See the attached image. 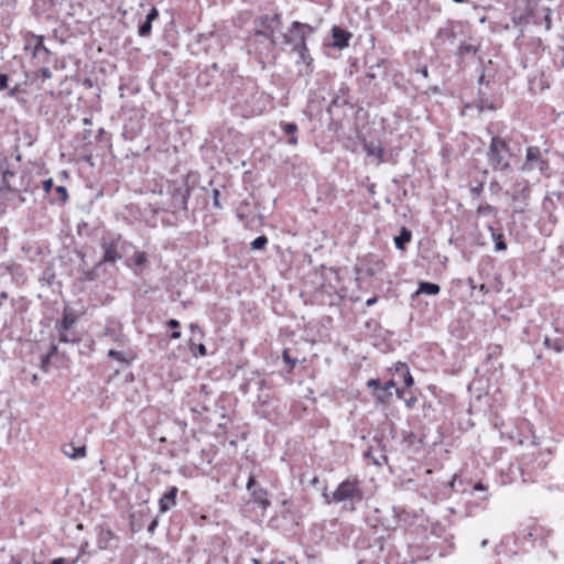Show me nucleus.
I'll use <instances>...</instances> for the list:
<instances>
[{
  "instance_id": "obj_1",
  "label": "nucleus",
  "mask_w": 564,
  "mask_h": 564,
  "mask_svg": "<svg viewBox=\"0 0 564 564\" xmlns=\"http://www.w3.org/2000/svg\"><path fill=\"white\" fill-rule=\"evenodd\" d=\"M153 193L160 196L159 209L172 214L187 210L191 188L186 178L165 181Z\"/></svg>"
},
{
  "instance_id": "obj_2",
  "label": "nucleus",
  "mask_w": 564,
  "mask_h": 564,
  "mask_svg": "<svg viewBox=\"0 0 564 564\" xmlns=\"http://www.w3.org/2000/svg\"><path fill=\"white\" fill-rule=\"evenodd\" d=\"M327 503H343L345 510L354 512L356 506L365 499L362 482L357 476H350L344 479L329 496L323 494Z\"/></svg>"
},
{
  "instance_id": "obj_3",
  "label": "nucleus",
  "mask_w": 564,
  "mask_h": 564,
  "mask_svg": "<svg viewBox=\"0 0 564 564\" xmlns=\"http://www.w3.org/2000/svg\"><path fill=\"white\" fill-rule=\"evenodd\" d=\"M510 158L511 152L507 141L498 135L492 137L487 152V161L491 169L496 172H511Z\"/></svg>"
},
{
  "instance_id": "obj_4",
  "label": "nucleus",
  "mask_w": 564,
  "mask_h": 564,
  "mask_svg": "<svg viewBox=\"0 0 564 564\" xmlns=\"http://www.w3.org/2000/svg\"><path fill=\"white\" fill-rule=\"evenodd\" d=\"M315 28L307 23L294 21L289 28L288 33L283 34V43L291 47V52L305 50L306 41L310 34H313Z\"/></svg>"
},
{
  "instance_id": "obj_5",
  "label": "nucleus",
  "mask_w": 564,
  "mask_h": 564,
  "mask_svg": "<svg viewBox=\"0 0 564 564\" xmlns=\"http://www.w3.org/2000/svg\"><path fill=\"white\" fill-rule=\"evenodd\" d=\"M23 50L30 53L37 64H47L52 56L51 50L44 44V36L31 31L23 35Z\"/></svg>"
},
{
  "instance_id": "obj_6",
  "label": "nucleus",
  "mask_w": 564,
  "mask_h": 564,
  "mask_svg": "<svg viewBox=\"0 0 564 564\" xmlns=\"http://www.w3.org/2000/svg\"><path fill=\"white\" fill-rule=\"evenodd\" d=\"M249 44L257 54L269 57L276 46V37L252 30L249 35Z\"/></svg>"
},
{
  "instance_id": "obj_7",
  "label": "nucleus",
  "mask_w": 564,
  "mask_h": 564,
  "mask_svg": "<svg viewBox=\"0 0 564 564\" xmlns=\"http://www.w3.org/2000/svg\"><path fill=\"white\" fill-rule=\"evenodd\" d=\"M124 245L126 241L121 238V236L104 239L100 245L101 249L104 250V254L99 261L102 264H115L122 258L121 251L123 250Z\"/></svg>"
},
{
  "instance_id": "obj_8",
  "label": "nucleus",
  "mask_w": 564,
  "mask_h": 564,
  "mask_svg": "<svg viewBox=\"0 0 564 564\" xmlns=\"http://www.w3.org/2000/svg\"><path fill=\"white\" fill-rule=\"evenodd\" d=\"M282 14L279 12L270 14H262L253 20V30L260 31L267 35L275 36V33L281 29Z\"/></svg>"
},
{
  "instance_id": "obj_9",
  "label": "nucleus",
  "mask_w": 564,
  "mask_h": 564,
  "mask_svg": "<svg viewBox=\"0 0 564 564\" xmlns=\"http://www.w3.org/2000/svg\"><path fill=\"white\" fill-rule=\"evenodd\" d=\"M0 174H1V184H0V193L2 192H11L19 193V186L15 182V171L10 167V164L7 159L0 162Z\"/></svg>"
},
{
  "instance_id": "obj_10",
  "label": "nucleus",
  "mask_w": 564,
  "mask_h": 564,
  "mask_svg": "<svg viewBox=\"0 0 564 564\" xmlns=\"http://www.w3.org/2000/svg\"><path fill=\"white\" fill-rule=\"evenodd\" d=\"M256 485V477L251 474L247 481V490L250 492L253 502L263 510H267L271 505L270 500L268 499V491L267 489L257 487Z\"/></svg>"
},
{
  "instance_id": "obj_11",
  "label": "nucleus",
  "mask_w": 564,
  "mask_h": 564,
  "mask_svg": "<svg viewBox=\"0 0 564 564\" xmlns=\"http://www.w3.org/2000/svg\"><path fill=\"white\" fill-rule=\"evenodd\" d=\"M549 167L547 161L543 160L539 148L529 147L525 154V163L523 170L538 169L540 172H544Z\"/></svg>"
},
{
  "instance_id": "obj_12",
  "label": "nucleus",
  "mask_w": 564,
  "mask_h": 564,
  "mask_svg": "<svg viewBox=\"0 0 564 564\" xmlns=\"http://www.w3.org/2000/svg\"><path fill=\"white\" fill-rule=\"evenodd\" d=\"M457 26H459V24L453 21H448L444 26H441L435 34V41L437 42V44H453L456 40Z\"/></svg>"
},
{
  "instance_id": "obj_13",
  "label": "nucleus",
  "mask_w": 564,
  "mask_h": 564,
  "mask_svg": "<svg viewBox=\"0 0 564 564\" xmlns=\"http://www.w3.org/2000/svg\"><path fill=\"white\" fill-rule=\"evenodd\" d=\"M543 345L547 350H552L556 354L564 351V333L557 327L553 328V334H545L543 338Z\"/></svg>"
},
{
  "instance_id": "obj_14",
  "label": "nucleus",
  "mask_w": 564,
  "mask_h": 564,
  "mask_svg": "<svg viewBox=\"0 0 564 564\" xmlns=\"http://www.w3.org/2000/svg\"><path fill=\"white\" fill-rule=\"evenodd\" d=\"M368 388H380V392L377 393V400L381 403L387 402L391 397V388L395 386L394 380H389L382 386L380 379L372 378L367 382Z\"/></svg>"
},
{
  "instance_id": "obj_15",
  "label": "nucleus",
  "mask_w": 564,
  "mask_h": 564,
  "mask_svg": "<svg viewBox=\"0 0 564 564\" xmlns=\"http://www.w3.org/2000/svg\"><path fill=\"white\" fill-rule=\"evenodd\" d=\"M332 36H333V46L339 50L346 48L349 46V41L351 39V33L338 25H334L332 28Z\"/></svg>"
},
{
  "instance_id": "obj_16",
  "label": "nucleus",
  "mask_w": 564,
  "mask_h": 564,
  "mask_svg": "<svg viewBox=\"0 0 564 564\" xmlns=\"http://www.w3.org/2000/svg\"><path fill=\"white\" fill-rule=\"evenodd\" d=\"M159 18V10L152 7L145 19L138 26V35L141 37H148L151 35L152 23Z\"/></svg>"
},
{
  "instance_id": "obj_17",
  "label": "nucleus",
  "mask_w": 564,
  "mask_h": 564,
  "mask_svg": "<svg viewBox=\"0 0 564 564\" xmlns=\"http://www.w3.org/2000/svg\"><path fill=\"white\" fill-rule=\"evenodd\" d=\"M178 488L172 486L160 499V511L166 512L176 505Z\"/></svg>"
},
{
  "instance_id": "obj_18",
  "label": "nucleus",
  "mask_w": 564,
  "mask_h": 564,
  "mask_svg": "<svg viewBox=\"0 0 564 564\" xmlns=\"http://www.w3.org/2000/svg\"><path fill=\"white\" fill-rule=\"evenodd\" d=\"M62 452L65 456H67L70 459H79L86 456V446L75 445L74 443H67L63 445Z\"/></svg>"
},
{
  "instance_id": "obj_19",
  "label": "nucleus",
  "mask_w": 564,
  "mask_h": 564,
  "mask_svg": "<svg viewBox=\"0 0 564 564\" xmlns=\"http://www.w3.org/2000/svg\"><path fill=\"white\" fill-rule=\"evenodd\" d=\"M488 231L490 232L491 239L495 242V251L501 252L506 251L508 246L505 239V234L500 229H496L492 225L487 226Z\"/></svg>"
},
{
  "instance_id": "obj_20",
  "label": "nucleus",
  "mask_w": 564,
  "mask_h": 564,
  "mask_svg": "<svg viewBox=\"0 0 564 564\" xmlns=\"http://www.w3.org/2000/svg\"><path fill=\"white\" fill-rule=\"evenodd\" d=\"M280 129L283 131L285 135L289 137L288 143L292 147L297 145L299 138H297V124L295 122H286L281 121L280 122Z\"/></svg>"
},
{
  "instance_id": "obj_21",
  "label": "nucleus",
  "mask_w": 564,
  "mask_h": 564,
  "mask_svg": "<svg viewBox=\"0 0 564 564\" xmlns=\"http://www.w3.org/2000/svg\"><path fill=\"white\" fill-rule=\"evenodd\" d=\"M364 150L368 156H373L377 159L378 165L384 161V149L379 143L365 142Z\"/></svg>"
},
{
  "instance_id": "obj_22",
  "label": "nucleus",
  "mask_w": 564,
  "mask_h": 564,
  "mask_svg": "<svg viewBox=\"0 0 564 564\" xmlns=\"http://www.w3.org/2000/svg\"><path fill=\"white\" fill-rule=\"evenodd\" d=\"M480 51V44L460 43L455 52V56L463 61L467 55H476Z\"/></svg>"
},
{
  "instance_id": "obj_23",
  "label": "nucleus",
  "mask_w": 564,
  "mask_h": 564,
  "mask_svg": "<svg viewBox=\"0 0 564 564\" xmlns=\"http://www.w3.org/2000/svg\"><path fill=\"white\" fill-rule=\"evenodd\" d=\"M294 53L297 54L296 64H303L305 66V74L310 75L313 73V57L310 54L308 47L305 50H297Z\"/></svg>"
},
{
  "instance_id": "obj_24",
  "label": "nucleus",
  "mask_w": 564,
  "mask_h": 564,
  "mask_svg": "<svg viewBox=\"0 0 564 564\" xmlns=\"http://www.w3.org/2000/svg\"><path fill=\"white\" fill-rule=\"evenodd\" d=\"M412 239V232L406 227L402 226L398 236L393 238L394 246L398 250H404L406 245Z\"/></svg>"
},
{
  "instance_id": "obj_25",
  "label": "nucleus",
  "mask_w": 564,
  "mask_h": 564,
  "mask_svg": "<svg viewBox=\"0 0 564 564\" xmlns=\"http://www.w3.org/2000/svg\"><path fill=\"white\" fill-rule=\"evenodd\" d=\"M76 319L77 318L73 313L65 311L63 313L62 319L56 323L55 328L56 330H70L76 323Z\"/></svg>"
},
{
  "instance_id": "obj_26",
  "label": "nucleus",
  "mask_w": 564,
  "mask_h": 564,
  "mask_svg": "<svg viewBox=\"0 0 564 564\" xmlns=\"http://www.w3.org/2000/svg\"><path fill=\"white\" fill-rule=\"evenodd\" d=\"M102 265L104 264L100 261H98L94 268L83 271L79 280L82 282H93L97 280L100 276V270Z\"/></svg>"
},
{
  "instance_id": "obj_27",
  "label": "nucleus",
  "mask_w": 564,
  "mask_h": 564,
  "mask_svg": "<svg viewBox=\"0 0 564 564\" xmlns=\"http://www.w3.org/2000/svg\"><path fill=\"white\" fill-rule=\"evenodd\" d=\"M441 292V286L437 283L421 281L419 283L417 293L427 295H437Z\"/></svg>"
},
{
  "instance_id": "obj_28",
  "label": "nucleus",
  "mask_w": 564,
  "mask_h": 564,
  "mask_svg": "<svg viewBox=\"0 0 564 564\" xmlns=\"http://www.w3.org/2000/svg\"><path fill=\"white\" fill-rule=\"evenodd\" d=\"M55 194H56V197H53L51 198V203L52 204H65L68 199V192H67V188L63 185H59V186H56L55 187Z\"/></svg>"
},
{
  "instance_id": "obj_29",
  "label": "nucleus",
  "mask_w": 564,
  "mask_h": 564,
  "mask_svg": "<svg viewBox=\"0 0 564 564\" xmlns=\"http://www.w3.org/2000/svg\"><path fill=\"white\" fill-rule=\"evenodd\" d=\"M58 341L63 344H77L79 339L70 330H57Z\"/></svg>"
},
{
  "instance_id": "obj_30",
  "label": "nucleus",
  "mask_w": 564,
  "mask_h": 564,
  "mask_svg": "<svg viewBox=\"0 0 564 564\" xmlns=\"http://www.w3.org/2000/svg\"><path fill=\"white\" fill-rule=\"evenodd\" d=\"M551 490L564 491V468L561 469L554 477L553 482L549 487Z\"/></svg>"
},
{
  "instance_id": "obj_31",
  "label": "nucleus",
  "mask_w": 564,
  "mask_h": 564,
  "mask_svg": "<svg viewBox=\"0 0 564 564\" xmlns=\"http://www.w3.org/2000/svg\"><path fill=\"white\" fill-rule=\"evenodd\" d=\"M189 350L193 352L194 356L204 357L207 355L206 346L202 343L196 344L194 337L189 339Z\"/></svg>"
},
{
  "instance_id": "obj_32",
  "label": "nucleus",
  "mask_w": 564,
  "mask_h": 564,
  "mask_svg": "<svg viewBox=\"0 0 564 564\" xmlns=\"http://www.w3.org/2000/svg\"><path fill=\"white\" fill-rule=\"evenodd\" d=\"M498 213L497 208L490 204H479L476 209V214L478 216H487V215H494L496 216Z\"/></svg>"
},
{
  "instance_id": "obj_33",
  "label": "nucleus",
  "mask_w": 564,
  "mask_h": 564,
  "mask_svg": "<svg viewBox=\"0 0 564 564\" xmlns=\"http://www.w3.org/2000/svg\"><path fill=\"white\" fill-rule=\"evenodd\" d=\"M58 352V348L55 344H52L51 347H50V350L47 351L46 355H44L41 359V367L43 369H46V367L50 365L52 358L54 356H56Z\"/></svg>"
},
{
  "instance_id": "obj_34",
  "label": "nucleus",
  "mask_w": 564,
  "mask_h": 564,
  "mask_svg": "<svg viewBox=\"0 0 564 564\" xmlns=\"http://www.w3.org/2000/svg\"><path fill=\"white\" fill-rule=\"evenodd\" d=\"M364 457L371 459L376 466H382V464L388 463V457L386 454H380L379 457H376V455H372V452L370 448L365 452Z\"/></svg>"
},
{
  "instance_id": "obj_35",
  "label": "nucleus",
  "mask_w": 564,
  "mask_h": 564,
  "mask_svg": "<svg viewBox=\"0 0 564 564\" xmlns=\"http://www.w3.org/2000/svg\"><path fill=\"white\" fill-rule=\"evenodd\" d=\"M268 238L264 235L258 236L254 238L250 246L252 250H263L268 245Z\"/></svg>"
},
{
  "instance_id": "obj_36",
  "label": "nucleus",
  "mask_w": 564,
  "mask_h": 564,
  "mask_svg": "<svg viewBox=\"0 0 564 564\" xmlns=\"http://www.w3.org/2000/svg\"><path fill=\"white\" fill-rule=\"evenodd\" d=\"M131 260L133 264L139 268H142L148 263L147 253L143 251H135Z\"/></svg>"
},
{
  "instance_id": "obj_37",
  "label": "nucleus",
  "mask_w": 564,
  "mask_h": 564,
  "mask_svg": "<svg viewBox=\"0 0 564 564\" xmlns=\"http://www.w3.org/2000/svg\"><path fill=\"white\" fill-rule=\"evenodd\" d=\"M502 348L500 345H490L488 347L487 361H491L500 357Z\"/></svg>"
},
{
  "instance_id": "obj_38",
  "label": "nucleus",
  "mask_w": 564,
  "mask_h": 564,
  "mask_svg": "<svg viewBox=\"0 0 564 564\" xmlns=\"http://www.w3.org/2000/svg\"><path fill=\"white\" fill-rule=\"evenodd\" d=\"M401 370L405 371L404 377H403L405 387L409 388V387L413 386V383H414L413 377L411 376L409 368L405 364H400V367L399 366L397 367V371H401Z\"/></svg>"
},
{
  "instance_id": "obj_39",
  "label": "nucleus",
  "mask_w": 564,
  "mask_h": 564,
  "mask_svg": "<svg viewBox=\"0 0 564 564\" xmlns=\"http://www.w3.org/2000/svg\"><path fill=\"white\" fill-rule=\"evenodd\" d=\"M476 491H480V492H485L486 495L481 498L482 501H487L489 499V494H488V487L482 484L481 481H478L477 484H475L471 488V490L469 491L470 495H474Z\"/></svg>"
},
{
  "instance_id": "obj_40",
  "label": "nucleus",
  "mask_w": 564,
  "mask_h": 564,
  "mask_svg": "<svg viewBox=\"0 0 564 564\" xmlns=\"http://www.w3.org/2000/svg\"><path fill=\"white\" fill-rule=\"evenodd\" d=\"M107 356L111 359H115L121 364H129V360L124 357L123 352L116 350V349H109Z\"/></svg>"
},
{
  "instance_id": "obj_41",
  "label": "nucleus",
  "mask_w": 564,
  "mask_h": 564,
  "mask_svg": "<svg viewBox=\"0 0 564 564\" xmlns=\"http://www.w3.org/2000/svg\"><path fill=\"white\" fill-rule=\"evenodd\" d=\"M484 191V183L477 182L475 185H471L469 188V193L473 199L478 198Z\"/></svg>"
},
{
  "instance_id": "obj_42",
  "label": "nucleus",
  "mask_w": 564,
  "mask_h": 564,
  "mask_svg": "<svg viewBox=\"0 0 564 564\" xmlns=\"http://www.w3.org/2000/svg\"><path fill=\"white\" fill-rule=\"evenodd\" d=\"M543 11H544L543 23H544L545 30L550 31L552 28V18H551L552 11L550 8H544Z\"/></svg>"
},
{
  "instance_id": "obj_43",
  "label": "nucleus",
  "mask_w": 564,
  "mask_h": 564,
  "mask_svg": "<svg viewBox=\"0 0 564 564\" xmlns=\"http://www.w3.org/2000/svg\"><path fill=\"white\" fill-rule=\"evenodd\" d=\"M219 196H220V192L218 188H214L213 189V205L215 208L217 209H220L221 208V204H220V200H219Z\"/></svg>"
},
{
  "instance_id": "obj_44",
  "label": "nucleus",
  "mask_w": 564,
  "mask_h": 564,
  "mask_svg": "<svg viewBox=\"0 0 564 564\" xmlns=\"http://www.w3.org/2000/svg\"><path fill=\"white\" fill-rule=\"evenodd\" d=\"M457 485H463V480L457 476V475H454L452 480L448 482V487L454 490V491H459L456 486Z\"/></svg>"
},
{
  "instance_id": "obj_45",
  "label": "nucleus",
  "mask_w": 564,
  "mask_h": 564,
  "mask_svg": "<svg viewBox=\"0 0 564 564\" xmlns=\"http://www.w3.org/2000/svg\"><path fill=\"white\" fill-rule=\"evenodd\" d=\"M198 83L199 85H208L209 84V69H206V72L200 73L198 75Z\"/></svg>"
},
{
  "instance_id": "obj_46",
  "label": "nucleus",
  "mask_w": 564,
  "mask_h": 564,
  "mask_svg": "<svg viewBox=\"0 0 564 564\" xmlns=\"http://www.w3.org/2000/svg\"><path fill=\"white\" fill-rule=\"evenodd\" d=\"M41 75L42 77L46 78V79H50L52 78V72L48 67H42L41 69L37 70L36 73V76Z\"/></svg>"
},
{
  "instance_id": "obj_47",
  "label": "nucleus",
  "mask_w": 564,
  "mask_h": 564,
  "mask_svg": "<svg viewBox=\"0 0 564 564\" xmlns=\"http://www.w3.org/2000/svg\"><path fill=\"white\" fill-rule=\"evenodd\" d=\"M283 360L285 364H288L291 368H293L296 364V360L293 359L286 350L283 351Z\"/></svg>"
},
{
  "instance_id": "obj_48",
  "label": "nucleus",
  "mask_w": 564,
  "mask_h": 564,
  "mask_svg": "<svg viewBox=\"0 0 564 564\" xmlns=\"http://www.w3.org/2000/svg\"><path fill=\"white\" fill-rule=\"evenodd\" d=\"M53 186H54L53 178H47V180L43 181V189L46 194H48L53 189Z\"/></svg>"
},
{
  "instance_id": "obj_49",
  "label": "nucleus",
  "mask_w": 564,
  "mask_h": 564,
  "mask_svg": "<svg viewBox=\"0 0 564 564\" xmlns=\"http://www.w3.org/2000/svg\"><path fill=\"white\" fill-rule=\"evenodd\" d=\"M111 338L118 346H124V338L121 333H116Z\"/></svg>"
},
{
  "instance_id": "obj_50",
  "label": "nucleus",
  "mask_w": 564,
  "mask_h": 564,
  "mask_svg": "<svg viewBox=\"0 0 564 564\" xmlns=\"http://www.w3.org/2000/svg\"><path fill=\"white\" fill-rule=\"evenodd\" d=\"M489 191L492 194H498L501 191V186L497 181H491L489 184Z\"/></svg>"
},
{
  "instance_id": "obj_51",
  "label": "nucleus",
  "mask_w": 564,
  "mask_h": 564,
  "mask_svg": "<svg viewBox=\"0 0 564 564\" xmlns=\"http://www.w3.org/2000/svg\"><path fill=\"white\" fill-rule=\"evenodd\" d=\"M528 204L523 200L513 207V212L517 214H522L525 212Z\"/></svg>"
},
{
  "instance_id": "obj_52",
  "label": "nucleus",
  "mask_w": 564,
  "mask_h": 564,
  "mask_svg": "<svg viewBox=\"0 0 564 564\" xmlns=\"http://www.w3.org/2000/svg\"><path fill=\"white\" fill-rule=\"evenodd\" d=\"M9 76L7 74H0V90L8 87Z\"/></svg>"
},
{
  "instance_id": "obj_53",
  "label": "nucleus",
  "mask_w": 564,
  "mask_h": 564,
  "mask_svg": "<svg viewBox=\"0 0 564 564\" xmlns=\"http://www.w3.org/2000/svg\"><path fill=\"white\" fill-rule=\"evenodd\" d=\"M166 326L171 329H177L180 327V322L175 318H171L166 322Z\"/></svg>"
},
{
  "instance_id": "obj_54",
  "label": "nucleus",
  "mask_w": 564,
  "mask_h": 564,
  "mask_svg": "<svg viewBox=\"0 0 564 564\" xmlns=\"http://www.w3.org/2000/svg\"><path fill=\"white\" fill-rule=\"evenodd\" d=\"M189 330L193 335H195V333H198V334H200V336H203L200 327L197 324H191Z\"/></svg>"
},
{
  "instance_id": "obj_55",
  "label": "nucleus",
  "mask_w": 564,
  "mask_h": 564,
  "mask_svg": "<svg viewBox=\"0 0 564 564\" xmlns=\"http://www.w3.org/2000/svg\"><path fill=\"white\" fill-rule=\"evenodd\" d=\"M521 476H522L523 482L534 481L533 478H531L529 475H527V471L523 468H521Z\"/></svg>"
},
{
  "instance_id": "obj_56",
  "label": "nucleus",
  "mask_w": 564,
  "mask_h": 564,
  "mask_svg": "<svg viewBox=\"0 0 564 564\" xmlns=\"http://www.w3.org/2000/svg\"><path fill=\"white\" fill-rule=\"evenodd\" d=\"M158 527V520L154 519L148 527V532L153 533Z\"/></svg>"
},
{
  "instance_id": "obj_57",
  "label": "nucleus",
  "mask_w": 564,
  "mask_h": 564,
  "mask_svg": "<svg viewBox=\"0 0 564 564\" xmlns=\"http://www.w3.org/2000/svg\"><path fill=\"white\" fill-rule=\"evenodd\" d=\"M529 195H530V189L529 187H524L522 188L521 191V197L522 199L527 203V199L529 198Z\"/></svg>"
},
{
  "instance_id": "obj_58",
  "label": "nucleus",
  "mask_w": 564,
  "mask_h": 564,
  "mask_svg": "<svg viewBox=\"0 0 564 564\" xmlns=\"http://www.w3.org/2000/svg\"><path fill=\"white\" fill-rule=\"evenodd\" d=\"M51 564H68V563L64 557H56L51 562Z\"/></svg>"
},
{
  "instance_id": "obj_59",
  "label": "nucleus",
  "mask_w": 564,
  "mask_h": 564,
  "mask_svg": "<svg viewBox=\"0 0 564 564\" xmlns=\"http://www.w3.org/2000/svg\"><path fill=\"white\" fill-rule=\"evenodd\" d=\"M182 336V333L177 329H173V332L171 333V338L172 339H180Z\"/></svg>"
},
{
  "instance_id": "obj_60",
  "label": "nucleus",
  "mask_w": 564,
  "mask_h": 564,
  "mask_svg": "<svg viewBox=\"0 0 564 564\" xmlns=\"http://www.w3.org/2000/svg\"><path fill=\"white\" fill-rule=\"evenodd\" d=\"M417 73H420L424 78H427L429 77V69L426 66L417 69Z\"/></svg>"
},
{
  "instance_id": "obj_61",
  "label": "nucleus",
  "mask_w": 564,
  "mask_h": 564,
  "mask_svg": "<svg viewBox=\"0 0 564 564\" xmlns=\"http://www.w3.org/2000/svg\"><path fill=\"white\" fill-rule=\"evenodd\" d=\"M415 402H416V398H413V397H412V398H410V399L405 400V405H406L408 408H412V406L415 404Z\"/></svg>"
},
{
  "instance_id": "obj_62",
  "label": "nucleus",
  "mask_w": 564,
  "mask_h": 564,
  "mask_svg": "<svg viewBox=\"0 0 564 564\" xmlns=\"http://www.w3.org/2000/svg\"><path fill=\"white\" fill-rule=\"evenodd\" d=\"M378 301V299L376 296H372V297H369L367 301H366V305L367 306H371L373 304H376Z\"/></svg>"
},
{
  "instance_id": "obj_63",
  "label": "nucleus",
  "mask_w": 564,
  "mask_h": 564,
  "mask_svg": "<svg viewBox=\"0 0 564 564\" xmlns=\"http://www.w3.org/2000/svg\"><path fill=\"white\" fill-rule=\"evenodd\" d=\"M117 332L113 328L107 327L105 329V335L112 337Z\"/></svg>"
},
{
  "instance_id": "obj_64",
  "label": "nucleus",
  "mask_w": 564,
  "mask_h": 564,
  "mask_svg": "<svg viewBox=\"0 0 564 564\" xmlns=\"http://www.w3.org/2000/svg\"><path fill=\"white\" fill-rule=\"evenodd\" d=\"M479 291L482 292L484 294H487V293H489L490 290L486 284H481L479 286Z\"/></svg>"
}]
</instances>
